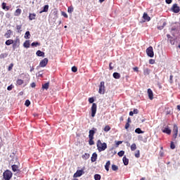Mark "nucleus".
<instances>
[{"label":"nucleus","instance_id":"nucleus-1","mask_svg":"<svg viewBox=\"0 0 180 180\" xmlns=\"http://www.w3.org/2000/svg\"><path fill=\"white\" fill-rule=\"evenodd\" d=\"M108 148V144L106 143H102L101 140L97 141V149L101 153V151H105Z\"/></svg>","mask_w":180,"mask_h":180},{"label":"nucleus","instance_id":"nucleus-2","mask_svg":"<svg viewBox=\"0 0 180 180\" xmlns=\"http://www.w3.org/2000/svg\"><path fill=\"white\" fill-rule=\"evenodd\" d=\"M12 172L10 170L7 169L3 173V178L4 180H11V179L13 176Z\"/></svg>","mask_w":180,"mask_h":180},{"label":"nucleus","instance_id":"nucleus-3","mask_svg":"<svg viewBox=\"0 0 180 180\" xmlns=\"http://www.w3.org/2000/svg\"><path fill=\"white\" fill-rule=\"evenodd\" d=\"M146 54L148 57H150V58H153V57H154V50L153 49V46H149L146 49Z\"/></svg>","mask_w":180,"mask_h":180},{"label":"nucleus","instance_id":"nucleus-4","mask_svg":"<svg viewBox=\"0 0 180 180\" xmlns=\"http://www.w3.org/2000/svg\"><path fill=\"white\" fill-rule=\"evenodd\" d=\"M84 174H85L84 169L77 170V172L73 175V178H79V176H82Z\"/></svg>","mask_w":180,"mask_h":180},{"label":"nucleus","instance_id":"nucleus-5","mask_svg":"<svg viewBox=\"0 0 180 180\" xmlns=\"http://www.w3.org/2000/svg\"><path fill=\"white\" fill-rule=\"evenodd\" d=\"M98 94L103 95L105 94V82H101L99 85Z\"/></svg>","mask_w":180,"mask_h":180},{"label":"nucleus","instance_id":"nucleus-6","mask_svg":"<svg viewBox=\"0 0 180 180\" xmlns=\"http://www.w3.org/2000/svg\"><path fill=\"white\" fill-rule=\"evenodd\" d=\"M98 106L96 103H93L91 110V117H94L96 115V109Z\"/></svg>","mask_w":180,"mask_h":180},{"label":"nucleus","instance_id":"nucleus-7","mask_svg":"<svg viewBox=\"0 0 180 180\" xmlns=\"http://www.w3.org/2000/svg\"><path fill=\"white\" fill-rule=\"evenodd\" d=\"M178 137V126L176 124H174L173 127V139H176Z\"/></svg>","mask_w":180,"mask_h":180},{"label":"nucleus","instance_id":"nucleus-8","mask_svg":"<svg viewBox=\"0 0 180 180\" xmlns=\"http://www.w3.org/2000/svg\"><path fill=\"white\" fill-rule=\"evenodd\" d=\"M172 11L174 13H179L180 8H179V6H178V4H174L172 7Z\"/></svg>","mask_w":180,"mask_h":180},{"label":"nucleus","instance_id":"nucleus-9","mask_svg":"<svg viewBox=\"0 0 180 180\" xmlns=\"http://www.w3.org/2000/svg\"><path fill=\"white\" fill-rule=\"evenodd\" d=\"M95 131H96V128H93V129L89 130V139H94V136H95Z\"/></svg>","mask_w":180,"mask_h":180},{"label":"nucleus","instance_id":"nucleus-10","mask_svg":"<svg viewBox=\"0 0 180 180\" xmlns=\"http://www.w3.org/2000/svg\"><path fill=\"white\" fill-rule=\"evenodd\" d=\"M162 133H165L166 134H171V129L168 127H162Z\"/></svg>","mask_w":180,"mask_h":180},{"label":"nucleus","instance_id":"nucleus-11","mask_svg":"<svg viewBox=\"0 0 180 180\" xmlns=\"http://www.w3.org/2000/svg\"><path fill=\"white\" fill-rule=\"evenodd\" d=\"M148 98H149V99H150V101H153L154 99V94H153V90H151V89H148Z\"/></svg>","mask_w":180,"mask_h":180},{"label":"nucleus","instance_id":"nucleus-12","mask_svg":"<svg viewBox=\"0 0 180 180\" xmlns=\"http://www.w3.org/2000/svg\"><path fill=\"white\" fill-rule=\"evenodd\" d=\"M47 63H49V59L44 58L40 62L39 65L42 68L46 67V65H47Z\"/></svg>","mask_w":180,"mask_h":180},{"label":"nucleus","instance_id":"nucleus-13","mask_svg":"<svg viewBox=\"0 0 180 180\" xmlns=\"http://www.w3.org/2000/svg\"><path fill=\"white\" fill-rule=\"evenodd\" d=\"M91 162H95L96 160H98V154L96 153H94L91 156Z\"/></svg>","mask_w":180,"mask_h":180},{"label":"nucleus","instance_id":"nucleus-14","mask_svg":"<svg viewBox=\"0 0 180 180\" xmlns=\"http://www.w3.org/2000/svg\"><path fill=\"white\" fill-rule=\"evenodd\" d=\"M143 18L144 19V20H146V22H150V20H151V18L148 16V14H147V13H143Z\"/></svg>","mask_w":180,"mask_h":180},{"label":"nucleus","instance_id":"nucleus-15","mask_svg":"<svg viewBox=\"0 0 180 180\" xmlns=\"http://www.w3.org/2000/svg\"><path fill=\"white\" fill-rule=\"evenodd\" d=\"M89 157H91V155L86 153L82 155V158L86 161L89 158Z\"/></svg>","mask_w":180,"mask_h":180},{"label":"nucleus","instance_id":"nucleus-16","mask_svg":"<svg viewBox=\"0 0 180 180\" xmlns=\"http://www.w3.org/2000/svg\"><path fill=\"white\" fill-rule=\"evenodd\" d=\"M109 167H110V160H108L105 165V169L108 172Z\"/></svg>","mask_w":180,"mask_h":180},{"label":"nucleus","instance_id":"nucleus-17","mask_svg":"<svg viewBox=\"0 0 180 180\" xmlns=\"http://www.w3.org/2000/svg\"><path fill=\"white\" fill-rule=\"evenodd\" d=\"M12 34V31L11 30H8L6 34H4L5 37H6V39H9V37H11V35Z\"/></svg>","mask_w":180,"mask_h":180},{"label":"nucleus","instance_id":"nucleus-18","mask_svg":"<svg viewBox=\"0 0 180 180\" xmlns=\"http://www.w3.org/2000/svg\"><path fill=\"white\" fill-rule=\"evenodd\" d=\"M49 86H50L49 82L45 83L44 84H42V89H46V91H47V89H49Z\"/></svg>","mask_w":180,"mask_h":180},{"label":"nucleus","instance_id":"nucleus-19","mask_svg":"<svg viewBox=\"0 0 180 180\" xmlns=\"http://www.w3.org/2000/svg\"><path fill=\"white\" fill-rule=\"evenodd\" d=\"M23 46L25 49H29V47H30V41H25V42L23 44Z\"/></svg>","mask_w":180,"mask_h":180},{"label":"nucleus","instance_id":"nucleus-20","mask_svg":"<svg viewBox=\"0 0 180 180\" xmlns=\"http://www.w3.org/2000/svg\"><path fill=\"white\" fill-rule=\"evenodd\" d=\"M29 19L30 20H34L36 19V13H30Z\"/></svg>","mask_w":180,"mask_h":180},{"label":"nucleus","instance_id":"nucleus-21","mask_svg":"<svg viewBox=\"0 0 180 180\" xmlns=\"http://www.w3.org/2000/svg\"><path fill=\"white\" fill-rule=\"evenodd\" d=\"M20 13H22V10L20 8H18L15 10L14 15L15 16H20Z\"/></svg>","mask_w":180,"mask_h":180},{"label":"nucleus","instance_id":"nucleus-22","mask_svg":"<svg viewBox=\"0 0 180 180\" xmlns=\"http://www.w3.org/2000/svg\"><path fill=\"white\" fill-rule=\"evenodd\" d=\"M12 170L13 171V172H16V171L19 170V167L16 165H13L11 166Z\"/></svg>","mask_w":180,"mask_h":180},{"label":"nucleus","instance_id":"nucleus-23","mask_svg":"<svg viewBox=\"0 0 180 180\" xmlns=\"http://www.w3.org/2000/svg\"><path fill=\"white\" fill-rule=\"evenodd\" d=\"M122 160L124 165H129V160L127 159V158H126V156L123 157Z\"/></svg>","mask_w":180,"mask_h":180},{"label":"nucleus","instance_id":"nucleus-24","mask_svg":"<svg viewBox=\"0 0 180 180\" xmlns=\"http://www.w3.org/2000/svg\"><path fill=\"white\" fill-rule=\"evenodd\" d=\"M112 77L115 79H119L120 78V74L117 73V72H114L112 75Z\"/></svg>","mask_w":180,"mask_h":180},{"label":"nucleus","instance_id":"nucleus-25","mask_svg":"<svg viewBox=\"0 0 180 180\" xmlns=\"http://www.w3.org/2000/svg\"><path fill=\"white\" fill-rule=\"evenodd\" d=\"M24 82L22 79H18L16 82V85L18 86H20V85H23Z\"/></svg>","mask_w":180,"mask_h":180},{"label":"nucleus","instance_id":"nucleus-26","mask_svg":"<svg viewBox=\"0 0 180 180\" xmlns=\"http://www.w3.org/2000/svg\"><path fill=\"white\" fill-rule=\"evenodd\" d=\"M49 11V5H45L44 6V8L41 11L39 12V13H43V12H48Z\"/></svg>","mask_w":180,"mask_h":180},{"label":"nucleus","instance_id":"nucleus-27","mask_svg":"<svg viewBox=\"0 0 180 180\" xmlns=\"http://www.w3.org/2000/svg\"><path fill=\"white\" fill-rule=\"evenodd\" d=\"M136 150H137V145L132 143L131 146V151H136Z\"/></svg>","mask_w":180,"mask_h":180},{"label":"nucleus","instance_id":"nucleus-28","mask_svg":"<svg viewBox=\"0 0 180 180\" xmlns=\"http://www.w3.org/2000/svg\"><path fill=\"white\" fill-rule=\"evenodd\" d=\"M135 133H137V134H143V133H144V131H143L141 130V129H140V128H136L135 129Z\"/></svg>","mask_w":180,"mask_h":180},{"label":"nucleus","instance_id":"nucleus-29","mask_svg":"<svg viewBox=\"0 0 180 180\" xmlns=\"http://www.w3.org/2000/svg\"><path fill=\"white\" fill-rule=\"evenodd\" d=\"M6 46H11V44H13V39H8L6 41Z\"/></svg>","mask_w":180,"mask_h":180},{"label":"nucleus","instance_id":"nucleus-30","mask_svg":"<svg viewBox=\"0 0 180 180\" xmlns=\"http://www.w3.org/2000/svg\"><path fill=\"white\" fill-rule=\"evenodd\" d=\"M37 56H38V57H43L44 56V53L41 51H37Z\"/></svg>","mask_w":180,"mask_h":180},{"label":"nucleus","instance_id":"nucleus-31","mask_svg":"<svg viewBox=\"0 0 180 180\" xmlns=\"http://www.w3.org/2000/svg\"><path fill=\"white\" fill-rule=\"evenodd\" d=\"M2 9H4L6 11H9V6H6V3L2 4Z\"/></svg>","mask_w":180,"mask_h":180},{"label":"nucleus","instance_id":"nucleus-32","mask_svg":"<svg viewBox=\"0 0 180 180\" xmlns=\"http://www.w3.org/2000/svg\"><path fill=\"white\" fill-rule=\"evenodd\" d=\"M89 146H94L95 144V141H94V138H89Z\"/></svg>","mask_w":180,"mask_h":180},{"label":"nucleus","instance_id":"nucleus-33","mask_svg":"<svg viewBox=\"0 0 180 180\" xmlns=\"http://www.w3.org/2000/svg\"><path fill=\"white\" fill-rule=\"evenodd\" d=\"M25 39H30V32L27 31L25 32Z\"/></svg>","mask_w":180,"mask_h":180},{"label":"nucleus","instance_id":"nucleus-34","mask_svg":"<svg viewBox=\"0 0 180 180\" xmlns=\"http://www.w3.org/2000/svg\"><path fill=\"white\" fill-rule=\"evenodd\" d=\"M167 25V22H163L162 26H158V29L159 30H162V29H164V27H165V26Z\"/></svg>","mask_w":180,"mask_h":180},{"label":"nucleus","instance_id":"nucleus-35","mask_svg":"<svg viewBox=\"0 0 180 180\" xmlns=\"http://www.w3.org/2000/svg\"><path fill=\"white\" fill-rule=\"evenodd\" d=\"M134 156L136 157V158H140V150L136 151Z\"/></svg>","mask_w":180,"mask_h":180},{"label":"nucleus","instance_id":"nucleus-36","mask_svg":"<svg viewBox=\"0 0 180 180\" xmlns=\"http://www.w3.org/2000/svg\"><path fill=\"white\" fill-rule=\"evenodd\" d=\"M104 131H109L110 130V127L109 125H106L104 129H103Z\"/></svg>","mask_w":180,"mask_h":180},{"label":"nucleus","instance_id":"nucleus-37","mask_svg":"<svg viewBox=\"0 0 180 180\" xmlns=\"http://www.w3.org/2000/svg\"><path fill=\"white\" fill-rule=\"evenodd\" d=\"M112 171H117V169H119V167L115 165H112Z\"/></svg>","mask_w":180,"mask_h":180},{"label":"nucleus","instance_id":"nucleus-38","mask_svg":"<svg viewBox=\"0 0 180 180\" xmlns=\"http://www.w3.org/2000/svg\"><path fill=\"white\" fill-rule=\"evenodd\" d=\"M31 46H32V47H37V46H40V44L39 43V42H32V44H31Z\"/></svg>","mask_w":180,"mask_h":180},{"label":"nucleus","instance_id":"nucleus-39","mask_svg":"<svg viewBox=\"0 0 180 180\" xmlns=\"http://www.w3.org/2000/svg\"><path fill=\"white\" fill-rule=\"evenodd\" d=\"M117 154L119 157H123L124 155V150H121Z\"/></svg>","mask_w":180,"mask_h":180},{"label":"nucleus","instance_id":"nucleus-40","mask_svg":"<svg viewBox=\"0 0 180 180\" xmlns=\"http://www.w3.org/2000/svg\"><path fill=\"white\" fill-rule=\"evenodd\" d=\"M68 12L69 13H72V12H74V8H72V7H68Z\"/></svg>","mask_w":180,"mask_h":180},{"label":"nucleus","instance_id":"nucleus-41","mask_svg":"<svg viewBox=\"0 0 180 180\" xmlns=\"http://www.w3.org/2000/svg\"><path fill=\"white\" fill-rule=\"evenodd\" d=\"M94 179H95V180H101V176H100V174H95V175H94Z\"/></svg>","mask_w":180,"mask_h":180},{"label":"nucleus","instance_id":"nucleus-42","mask_svg":"<svg viewBox=\"0 0 180 180\" xmlns=\"http://www.w3.org/2000/svg\"><path fill=\"white\" fill-rule=\"evenodd\" d=\"M170 148L172 150H174V148H175V143H174L173 141H172L171 143H170Z\"/></svg>","mask_w":180,"mask_h":180},{"label":"nucleus","instance_id":"nucleus-43","mask_svg":"<svg viewBox=\"0 0 180 180\" xmlns=\"http://www.w3.org/2000/svg\"><path fill=\"white\" fill-rule=\"evenodd\" d=\"M25 106L29 107L30 106V101L26 100L25 103Z\"/></svg>","mask_w":180,"mask_h":180},{"label":"nucleus","instance_id":"nucleus-44","mask_svg":"<svg viewBox=\"0 0 180 180\" xmlns=\"http://www.w3.org/2000/svg\"><path fill=\"white\" fill-rule=\"evenodd\" d=\"M89 103H94V102H95V100L94 99L93 97H91L89 98Z\"/></svg>","mask_w":180,"mask_h":180},{"label":"nucleus","instance_id":"nucleus-45","mask_svg":"<svg viewBox=\"0 0 180 180\" xmlns=\"http://www.w3.org/2000/svg\"><path fill=\"white\" fill-rule=\"evenodd\" d=\"M12 89H13V85L12 84L7 87L8 91H12Z\"/></svg>","mask_w":180,"mask_h":180},{"label":"nucleus","instance_id":"nucleus-46","mask_svg":"<svg viewBox=\"0 0 180 180\" xmlns=\"http://www.w3.org/2000/svg\"><path fill=\"white\" fill-rule=\"evenodd\" d=\"M16 29L18 31V32H20V29H22V25H17L16 26Z\"/></svg>","mask_w":180,"mask_h":180},{"label":"nucleus","instance_id":"nucleus-47","mask_svg":"<svg viewBox=\"0 0 180 180\" xmlns=\"http://www.w3.org/2000/svg\"><path fill=\"white\" fill-rule=\"evenodd\" d=\"M129 127H130V124H129V123H126L125 124V129L126 130H128L129 129Z\"/></svg>","mask_w":180,"mask_h":180},{"label":"nucleus","instance_id":"nucleus-48","mask_svg":"<svg viewBox=\"0 0 180 180\" xmlns=\"http://www.w3.org/2000/svg\"><path fill=\"white\" fill-rule=\"evenodd\" d=\"M172 78H174V76L172 75H171L170 77H169V82H170V84H172V82H173Z\"/></svg>","mask_w":180,"mask_h":180},{"label":"nucleus","instance_id":"nucleus-49","mask_svg":"<svg viewBox=\"0 0 180 180\" xmlns=\"http://www.w3.org/2000/svg\"><path fill=\"white\" fill-rule=\"evenodd\" d=\"M5 57H6V54H5V53H1L0 55V58H5Z\"/></svg>","mask_w":180,"mask_h":180},{"label":"nucleus","instance_id":"nucleus-50","mask_svg":"<svg viewBox=\"0 0 180 180\" xmlns=\"http://www.w3.org/2000/svg\"><path fill=\"white\" fill-rule=\"evenodd\" d=\"M30 86H31L32 88H36V83L32 82V83L30 84Z\"/></svg>","mask_w":180,"mask_h":180},{"label":"nucleus","instance_id":"nucleus-51","mask_svg":"<svg viewBox=\"0 0 180 180\" xmlns=\"http://www.w3.org/2000/svg\"><path fill=\"white\" fill-rule=\"evenodd\" d=\"M62 15L63 16H64V18H68V15H67V13H65V12H62Z\"/></svg>","mask_w":180,"mask_h":180},{"label":"nucleus","instance_id":"nucleus-52","mask_svg":"<svg viewBox=\"0 0 180 180\" xmlns=\"http://www.w3.org/2000/svg\"><path fill=\"white\" fill-rule=\"evenodd\" d=\"M132 112H134V114L137 115V113H139V110L134 109Z\"/></svg>","mask_w":180,"mask_h":180},{"label":"nucleus","instance_id":"nucleus-53","mask_svg":"<svg viewBox=\"0 0 180 180\" xmlns=\"http://www.w3.org/2000/svg\"><path fill=\"white\" fill-rule=\"evenodd\" d=\"M167 37L168 40H171V39H172V37H171V36L169 35V34H167Z\"/></svg>","mask_w":180,"mask_h":180},{"label":"nucleus","instance_id":"nucleus-54","mask_svg":"<svg viewBox=\"0 0 180 180\" xmlns=\"http://www.w3.org/2000/svg\"><path fill=\"white\" fill-rule=\"evenodd\" d=\"M72 72H77V71H78L77 68H72Z\"/></svg>","mask_w":180,"mask_h":180},{"label":"nucleus","instance_id":"nucleus-55","mask_svg":"<svg viewBox=\"0 0 180 180\" xmlns=\"http://www.w3.org/2000/svg\"><path fill=\"white\" fill-rule=\"evenodd\" d=\"M165 1H166V4H168L172 3V0H166Z\"/></svg>","mask_w":180,"mask_h":180},{"label":"nucleus","instance_id":"nucleus-56","mask_svg":"<svg viewBox=\"0 0 180 180\" xmlns=\"http://www.w3.org/2000/svg\"><path fill=\"white\" fill-rule=\"evenodd\" d=\"M122 141H117V143H116V146H120V144H122Z\"/></svg>","mask_w":180,"mask_h":180},{"label":"nucleus","instance_id":"nucleus-57","mask_svg":"<svg viewBox=\"0 0 180 180\" xmlns=\"http://www.w3.org/2000/svg\"><path fill=\"white\" fill-rule=\"evenodd\" d=\"M149 63H150V64H154L155 60L153 59H150Z\"/></svg>","mask_w":180,"mask_h":180},{"label":"nucleus","instance_id":"nucleus-58","mask_svg":"<svg viewBox=\"0 0 180 180\" xmlns=\"http://www.w3.org/2000/svg\"><path fill=\"white\" fill-rule=\"evenodd\" d=\"M127 123H128V124H130V123H131V120L130 119V117H129L128 119H127Z\"/></svg>","mask_w":180,"mask_h":180},{"label":"nucleus","instance_id":"nucleus-59","mask_svg":"<svg viewBox=\"0 0 180 180\" xmlns=\"http://www.w3.org/2000/svg\"><path fill=\"white\" fill-rule=\"evenodd\" d=\"M169 40L171 44H175V41H174V40H172V39H169Z\"/></svg>","mask_w":180,"mask_h":180},{"label":"nucleus","instance_id":"nucleus-60","mask_svg":"<svg viewBox=\"0 0 180 180\" xmlns=\"http://www.w3.org/2000/svg\"><path fill=\"white\" fill-rule=\"evenodd\" d=\"M134 115V112L133 111L129 112V116H133Z\"/></svg>","mask_w":180,"mask_h":180},{"label":"nucleus","instance_id":"nucleus-61","mask_svg":"<svg viewBox=\"0 0 180 180\" xmlns=\"http://www.w3.org/2000/svg\"><path fill=\"white\" fill-rule=\"evenodd\" d=\"M134 71L135 72H139V68H134Z\"/></svg>","mask_w":180,"mask_h":180},{"label":"nucleus","instance_id":"nucleus-62","mask_svg":"<svg viewBox=\"0 0 180 180\" xmlns=\"http://www.w3.org/2000/svg\"><path fill=\"white\" fill-rule=\"evenodd\" d=\"M109 67H110V68H113V66H112V63L109 64Z\"/></svg>","mask_w":180,"mask_h":180},{"label":"nucleus","instance_id":"nucleus-63","mask_svg":"<svg viewBox=\"0 0 180 180\" xmlns=\"http://www.w3.org/2000/svg\"><path fill=\"white\" fill-rule=\"evenodd\" d=\"M13 67V64H11L8 68H12Z\"/></svg>","mask_w":180,"mask_h":180},{"label":"nucleus","instance_id":"nucleus-64","mask_svg":"<svg viewBox=\"0 0 180 180\" xmlns=\"http://www.w3.org/2000/svg\"><path fill=\"white\" fill-rule=\"evenodd\" d=\"M177 109H178V110H180V105H177Z\"/></svg>","mask_w":180,"mask_h":180}]
</instances>
